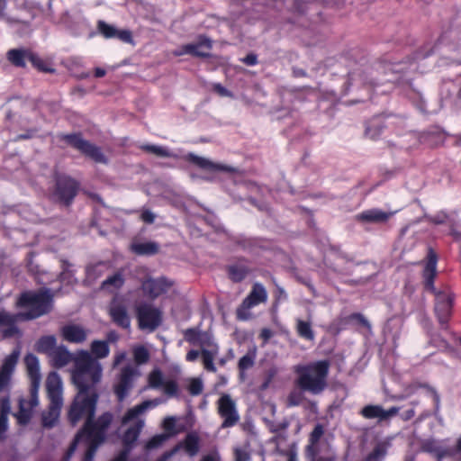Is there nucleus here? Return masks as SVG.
I'll list each match as a JSON object with an SVG mask.
<instances>
[{"instance_id":"f257e3e1","label":"nucleus","mask_w":461,"mask_h":461,"mask_svg":"<svg viewBox=\"0 0 461 461\" xmlns=\"http://www.w3.org/2000/svg\"><path fill=\"white\" fill-rule=\"evenodd\" d=\"M103 375L102 365L92 359L86 350L74 359L72 382L77 389L69 409L68 420L72 427L81 420L94 418L99 399L98 384Z\"/></svg>"},{"instance_id":"f03ea898","label":"nucleus","mask_w":461,"mask_h":461,"mask_svg":"<svg viewBox=\"0 0 461 461\" xmlns=\"http://www.w3.org/2000/svg\"><path fill=\"white\" fill-rule=\"evenodd\" d=\"M438 256L429 249L427 262L422 272L424 288L435 296L434 312L441 326L448 323L452 317L456 294L450 288L437 290L434 282L437 276Z\"/></svg>"},{"instance_id":"7ed1b4c3","label":"nucleus","mask_w":461,"mask_h":461,"mask_svg":"<svg viewBox=\"0 0 461 461\" xmlns=\"http://www.w3.org/2000/svg\"><path fill=\"white\" fill-rule=\"evenodd\" d=\"M24 363L32 383L29 395L18 398V410L13 413L19 426H26L31 422L33 409L39 404L38 392L41 379L39 359L34 354L29 353L24 357Z\"/></svg>"},{"instance_id":"20e7f679","label":"nucleus","mask_w":461,"mask_h":461,"mask_svg":"<svg viewBox=\"0 0 461 461\" xmlns=\"http://www.w3.org/2000/svg\"><path fill=\"white\" fill-rule=\"evenodd\" d=\"M330 366L329 360L295 366L294 371L297 375L296 385L304 392L321 393L327 386Z\"/></svg>"},{"instance_id":"39448f33","label":"nucleus","mask_w":461,"mask_h":461,"mask_svg":"<svg viewBox=\"0 0 461 461\" xmlns=\"http://www.w3.org/2000/svg\"><path fill=\"white\" fill-rule=\"evenodd\" d=\"M53 294L49 288L22 292L17 298L16 307L25 309L20 316L26 321L35 320L50 313L52 310Z\"/></svg>"},{"instance_id":"423d86ee","label":"nucleus","mask_w":461,"mask_h":461,"mask_svg":"<svg viewBox=\"0 0 461 461\" xmlns=\"http://www.w3.org/2000/svg\"><path fill=\"white\" fill-rule=\"evenodd\" d=\"M113 421V414L104 411L97 418L87 419L77 431V437H83L86 442L97 445L104 444L107 439L108 429Z\"/></svg>"},{"instance_id":"0eeeda50","label":"nucleus","mask_w":461,"mask_h":461,"mask_svg":"<svg viewBox=\"0 0 461 461\" xmlns=\"http://www.w3.org/2000/svg\"><path fill=\"white\" fill-rule=\"evenodd\" d=\"M50 193L53 201L64 206H70L80 189V183L70 176L57 174Z\"/></svg>"},{"instance_id":"6e6552de","label":"nucleus","mask_w":461,"mask_h":461,"mask_svg":"<svg viewBox=\"0 0 461 461\" xmlns=\"http://www.w3.org/2000/svg\"><path fill=\"white\" fill-rule=\"evenodd\" d=\"M57 138L67 145L80 151L84 156L91 158L95 163H107V158L100 147L83 139L81 132L59 133Z\"/></svg>"},{"instance_id":"1a4fd4ad","label":"nucleus","mask_w":461,"mask_h":461,"mask_svg":"<svg viewBox=\"0 0 461 461\" xmlns=\"http://www.w3.org/2000/svg\"><path fill=\"white\" fill-rule=\"evenodd\" d=\"M139 329L155 331L162 323L163 314L160 309L151 303H141L135 307Z\"/></svg>"},{"instance_id":"9d476101","label":"nucleus","mask_w":461,"mask_h":461,"mask_svg":"<svg viewBox=\"0 0 461 461\" xmlns=\"http://www.w3.org/2000/svg\"><path fill=\"white\" fill-rule=\"evenodd\" d=\"M267 301V292L260 283H255L247 297L236 310V318L239 321H248L251 318L249 310Z\"/></svg>"},{"instance_id":"9b49d317","label":"nucleus","mask_w":461,"mask_h":461,"mask_svg":"<svg viewBox=\"0 0 461 461\" xmlns=\"http://www.w3.org/2000/svg\"><path fill=\"white\" fill-rule=\"evenodd\" d=\"M218 414L222 419V429L231 428L240 420L235 402L229 394H222L217 401Z\"/></svg>"},{"instance_id":"f8f14e48","label":"nucleus","mask_w":461,"mask_h":461,"mask_svg":"<svg viewBox=\"0 0 461 461\" xmlns=\"http://www.w3.org/2000/svg\"><path fill=\"white\" fill-rule=\"evenodd\" d=\"M172 285L173 283L165 276L158 278L147 276L140 282L141 291L148 298L151 300H155L163 294L167 293Z\"/></svg>"},{"instance_id":"ddd939ff","label":"nucleus","mask_w":461,"mask_h":461,"mask_svg":"<svg viewBox=\"0 0 461 461\" xmlns=\"http://www.w3.org/2000/svg\"><path fill=\"white\" fill-rule=\"evenodd\" d=\"M20 356L19 349L5 357L0 366V393H9L12 385V377Z\"/></svg>"},{"instance_id":"4468645a","label":"nucleus","mask_w":461,"mask_h":461,"mask_svg":"<svg viewBox=\"0 0 461 461\" xmlns=\"http://www.w3.org/2000/svg\"><path fill=\"white\" fill-rule=\"evenodd\" d=\"M138 371L130 366L122 368L118 383L114 385V393L119 401H123L133 387L134 378Z\"/></svg>"},{"instance_id":"2eb2a0df","label":"nucleus","mask_w":461,"mask_h":461,"mask_svg":"<svg viewBox=\"0 0 461 461\" xmlns=\"http://www.w3.org/2000/svg\"><path fill=\"white\" fill-rule=\"evenodd\" d=\"M149 385L151 388H163L164 393L169 397H177L179 393L178 384L175 380H164L159 369L152 370L148 376Z\"/></svg>"},{"instance_id":"dca6fc26","label":"nucleus","mask_w":461,"mask_h":461,"mask_svg":"<svg viewBox=\"0 0 461 461\" xmlns=\"http://www.w3.org/2000/svg\"><path fill=\"white\" fill-rule=\"evenodd\" d=\"M97 31L105 39H118L125 43H132L133 41L132 33L130 30H119L102 20L97 23Z\"/></svg>"},{"instance_id":"f3484780","label":"nucleus","mask_w":461,"mask_h":461,"mask_svg":"<svg viewBox=\"0 0 461 461\" xmlns=\"http://www.w3.org/2000/svg\"><path fill=\"white\" fill-rule=\"evenodd\" d=\"M185 159L187 162L195 165L197 167L209 172H233V168L230 166L212 162L208 158L197 156L194 153L186 154Z\"/></svg>"},{"instance_id":"a211bd4d","label":"nucleus","mask_w":461,"mask_h":461,"mask_svg":"<svg viewBox=\"0 0 461 461\" xmlns=\"http://www.w3.org/2000/svg\"><path fill=\"white\" fill-rule=\"evenodd\" d=\"M399 410L400 408L396 406L384 410L381 405L368 404L363 407L359 413L365 419H378L382 421L395 416Z\"/></svg>"},{"instance_id":"6ab92c4d","label":"nucleus","mask_w":461,"mask_h":461,"mask_svg":"<svg viewBox=\"0 0 461 461\" xmlns=\"http://www.w3.org/2000/svg\"><path fill=\"white\" fill-rule=\"evenodd\" d=\"M205 48L207 50L212 49V42L209 39L203 37L196 43L185 44L180 47V50L175 52L176 56L189 54L197 58H208L209 52L203 51L202 49Z\"/></svg>"},{"instance_id":"aec40b11","label":"nucleus","mask_w":461,"mask_h":461,"mask_svg":"<svg viewBox=\"0 0 461 461\" xmlns=\"http://www.w3.org/2000/svg\"><path fill=\"white\" fill-rule=\"evenodd\" d=\"M374 70L372 69L370 72H367L366 70L357 68L352 72H349L348 74V86L347 91L348 90L349 86H368L370 87H375L379 83L376 81V78L371 77L369 78V76H373Z\"/></svg>"},{"instance_id":"412c9836","label":"nucleus","mask_w":461,"mask_h":461,"mask_svg":"<svg viewBox=\"0 0 461 461\" xmlns=\"http://www.w3.org/2000/svg\"><path fill=\"white\" fill-rule=\"evenodd\" d=\"M109 315L116 326L124 330L130 329L131 318L125 305L118 303H113L109 309Z\"/></svg>"},{"instance_id":"4be33fe9","label":"nucleus","mask_w":461,"mask_h":461,"mask_svg":"<svg viewBox=\"0 0 461 461\" xmlns=\"http://www.w3.org/2000/svg\"><path fill=\"white\" fill-rule=\"evenodd\" d=\"M60 334L69 343H82L87 338V331L77 324H67L60 330Z\"/></svg>"},{"instance_id":"5701e85b","label":"nucleus","mask_w":461,"mask_h":461,"mask_svg":"<svg viewBox=\"0 0 461 461\" xmlns=\"http://www.w3.org/2000/svg\"><path fill=\"white\" fill-rule=\"evenodd\" d=\"M226 271L228 277L233 283H240L248 276L251 269L246 264V259L242 258L234 264L229 265Z\"/></svg>"},{"instance_id":"b1692460","label":"nucleus","mask_w":461,"mask_h":461,"mask_svg":"<svg viewBox=\"0 0 461 461\" xmlns=\"http://www.w3.org/2000/svg\"><path fill=\"white\" fill-rule=\"evenodd\" d=\"M32 53L31 49H11L6 52V59L14 67L23 68L26 67V61H29Z\"/></svg>"},{"instance_id":"393cba45","label":"nucleus","mask_w":461,"mask_h":461,"mask_svg":"<svg viewBox=\"0 0 461 461\" xmlns=\"http://www.w3.org/2000/svg\"><path fill=\"white\" fill-rule=\"evenodd\" d=\"M50 357L52 366L55 368H61L67 366L72 360V354L68 350L65 346L56 348L50 354Z\"/></svg>"},{"instance_id":"a878e982","label":"nucleus","mask_w":461,"mask_h":461,"mask_svg":"<svg viewBox=\"0 0 461 461\" xmlns=\"http://www.w3.org/2000/svg\"><path fill=\"white\" fill-rule=\"evenodd\" d=\"M390 216V212H384L380 209H371L362 212L357 218L364 222L381 223L385 222Z\"/></svg>"},{"instance_id":"bb28decb","label":"nucleus","mask_w":461,"mask_h":461,"mask_svg":"<svg viewBox=\"0 0 461 461\" xmlns=\"http://www.w3.org/2000/svg\"><path fill=\"white\" fill-rule=\"evenodd\" d=\"M86 352L92 359L100 364L99 359L105 358L109 356V344L105 340H94L90 345V352Z\"/></svg>"},{"instance_id":"cd10ccee","label":"nucleus","mask_w":461,"mask_h":461,"mask_svg":"<svg viewBox=\"0 0 461 461\" xmlns=\"http://www.w3.org/2000/svg\"><path fill=\"white\" fill-rule=\"evenodd\" d=\"M131 250L140 256H153L158 253L159 245L155 241L135 242L131 245Z\"/></svg>"},{"instance_id":"c85d7f7f","label":"nucleus","mask_w":461,"mask_h":461,"mask_svg":"<svg viewBox=\"0 0 461 461\" xmlns=\"http://www.w3.org/2000/svg\"><path fill=\"white\" fill-rule=\"evenodd\" d=\"M11 411V400L7 394L0 398V435L4 434L8 429V416L13 415Z\"/></svg>"},{"instance_id":"c756f323","label":"nucleus","mask_w":461,"mask_h":461,"mask_svg":"<svg viewBox=\"0 0 461 461\" xmlns=\"http://www.w3.org/2000/svg\"><path fill=\"white\" fill-rule=\"evenodd\" d=\"M385 125L380 116H375L366 122L365 133L372 140L378 138L383 132Z\"/></svg>"},{"instance_id":"7c9ffc66","label":"nucleus","mask_w":461,"mask_h":461,"mask_svg":"<svg viewBox=\"0 0 461 461\" xmlns=\"http://www.w3.org/2000/svg\"><path fill=\"white\" fill-rule=\"evenodd\" d=\"M183 448L190 456H194L200 449V439L196 433H188L182 441Z\"/></svg>"},{"instance_id":"2f4dec72","label":"nucleus","mask_w":461,"mask_h":461,"mask_svg":"<svg viewBox=\"0 0 461 461\" xmlns=\"http://www.w3.org/2000/svg\"><path fill=\"white\" fill-rule=\"evenodd\" d=\"M324 434V428L321 424H316L310 433L308 445L305 447V453L320 450L319 442Z\"/></svg>"},{"instance_id":"473e14b6","label":"nucleus","mask_w":461,"mask_h":461,"mask_svg":"<svg viewBox=\"0 0 461 461\" xmlns=\"http://www.w3.org/2000/svg\"><path fill=\"white\" fill-rule=\"evenodd\" d=\"M57 339L53 335L42 336L36 343V350L39 353L50 354L57 348Z\"/></svg>"},{"instance_id":"72a5a7b5","label":"nucleus","mask_w":461,"mask_h":461,"mask_svg":"<svg viewBox=\"0 0 461 461\" xmlns=\"http://www.w3.org/2000/svg\"><path fill=\"white\" fill-rule=\"evenodd\" d=\"M296 332L300 338L305 340H314L315 335L310 321L298 319L296 321Z\"/></svg>"},{"instance_id":"f704fd0d","label":"nucleus","mask_w":461,"mask_h":461,"mask_svg":"<svg viewBox=\"0 0 461 461\" xmlns=\"http://www.w3.org/2000/svg\"><path fill=\"white\" fill-rule=\"evenodd\" d=\"M307 461H336V454L331 449L323 452L320 450L305 453Z\"/></svg>"},{"instance_id":"c9c22d12","label":"nucleus","mask_w":461,"mask_h":461,"mask_svg":"<svg viewBox=\"0 0 461 461\" xmlns=\"http://www.w3.org/2000/svg\"><path fill=\"white\" fill-rule=\"evenodd\" d=\"M29 61L32 63V67L35 68L40 72L50 73L53 74L56 72V69L51 68L50 64L42 59L37 53L33 52L29 57Z\"/></svg>"},{"instance_id":"e433bc0d","label":"nucleus","mask_w":461,"mask_h":461,"mask_svg":"<svg viewBox=\"0 0 461 461\" xmlns=\"http://www.w3.org/2000/svg\"><path fill=\"white\" fill-rule=\"evenodd\" d=\"M388 446L384 442H378L373 450L366 456L365 461H383L387 454Z\"/></svg>"},{"instance_id":"4c0bfd02","label":"nucleus","mask_w":461,"mask_h":461,"mask_svg":"<svg viewBox=\"0 0 461 461\" xmlns=\"http://www.w3.org/2000/svg\"><path fill=\"white\" fill-rule=\"evenodd\" d=\"M140 149L147 153H151L160 158L172 157V153L169 151V149L162 146L154 144H142L140 146Z\"/></svg>"},{"instance_id":"58836bf2","label":"nucleus","mask_w":461,"mask_h":461,"mask_svg":"<svg viewBox=\"0 0 461 461\" xmlns=\"http://www.w3.org/2000/svg\"><path fill=\"white\" fill-rule=\"evenodd\" d=\"M168 438L169 435L166 433L156 434L145 443L144 449L146 451H150L153 449L159 448L168 439Z\"/></svg>"},{"instance_id":"ea45409f","label":"nucleus","mask_w":461,"mask_h":461,"mask_svg":"<svg viewBox=\"0 0 461 461\" xmlns=\"http://www.w3.org/2000/svg\"><path fill=\"white\" fill-rule=\"evenodd\" d=\"M204 337H207V335L195 328H189L184 331V338L190 344H196L197 342L206 343V340L203 339Z\"/></svg>"},{"instance_id":"a19ab883","label":"nucleus","mask_w":461,"mask_h":461,"mask_svg":"<svg viewBox=\"0 0 461 461\" xmlns=\"http://www.w3.org/2000/svg\"><path fill=\"white\" fill-rule=\"evenodd\" d=\"M255 364V354L248 353L240 358L238 363V369L240 375L244 376L245 372L251 368Z\"/></svg>"},{"instance_id":"79ce46f5","label":"nucleus","mask_w":461,"mask_h":461,"mask_svg":"<svg viewBox=\"0 0 461 461\" xmlns=\"http://www.w3.org/2000/svg\"><path fill=\"white\" fill-rule=\"evenodd\" d=\"M400 66H401V63L391 62V61L387 60L386 59H383L378 63V68L375 69V71L377 72L378 70H382L385 74L388 72H391L392 74L401 73V72H402V68H399Z\"/></svg>"},{"instance_id":"37998d69","label":"nucleus","mask_w":461,"mask_h":461,"mask_svg":"<svg viewBox=\"0 0 461 461\" xmlns=\"http://www.w3.org/2000/svg\"><path fill=\"white\" fill-rule=\"evenodd\" d=\"M124 284V278L121 273H115L113 276L107 277L102 283V288L107 289L113 286L115 289H120Z\"/></svg>"},{"instance_id":"c03bdc74","label":"nucleus","mask_w":461,"mask_h":461,"mask_svg":"<svg viewBox=\"0 0 461 461\" xmlns=\"http://www.w3.org/2000/svg\"><path fill=\"white\" fill-rule=\"evenodd\" d=\"M46 389L47 392H55V391H62V383L59 375L52 372L50 373L46 381Z\"/></svg>"},{"instance_id":"a18cd8bd","label":"nucleus","mask_w":461,"mask_h":461,"mask_svg":"<svg viewBox=\"0 0 461 461\" xmlns=\"http://www.w3.org/2000/svg\"><path fill=\"white\" fill-rule=\"evenodd\" d=\"M201 356L204 369L215 373L217 369L213 364L214 354L211 350L203 348L201 350Z\"/></svg>"},{"instance_id":"49530a36","label":"nucleus","mask_w":461,"mask_h":461,"mask_svg":"<svg viewBox=\"0 0 461 461\" xmlns=\"http://www.w3.org/2000/svg\"><path fill=\"white\" fill-rule=\"evenodd\" d=\"M133 358L137 365H143L149 359V350L144 346H138L133 348Z\"/></svg>"},{"instance_id":"de8ad7c7","label":"nucleus","mask_w":461,"mask_h":461,"mask_svg":"<svg viewBox=\"0 0 461 461\" xmlns=\"http://www.w3.org/2000/svg\"><path fill=\"white\" fill-rule=\"evenodd\" d=\"M303 401V395L302 393L297 391H292L288 396L286 404L288 407L299 406Z\"/></svg>"},{"instance_id":"09e8293b","label":"nucleus","mask_w":461,"mask_h":461,"mask_svg":"<svg viewBox=\"0 0 461 461\" xmlns=\"http://www.w3.org/2000/svg\"><path fill=\"white\" fill-rule=\"evenodd\" d=\"M50 400V407L59 410L62 405V391L47 392Z\"/></svg>"},{"instance_id":"8fccbe9b","label":"nucleus","mask_w":461,"mask_h":461,"mask_svg":"<svg viewBox=\"0 0 461 461\" xmlns=\"http://www.w3.org/2000/svg\"><path fill=\"white\" fill-rule=\"evenodd\" d=\"M69 267H70V264L68 263V261H67V260L61 261L62 271L59 276V280L60 282H68V283L70 282V278L72 277L73 274L69 270Z\"/></svg>"},{"instance_id":"3c124183","label":"nucleus","mask_w":461,"mask_h":461,"mask_svg":"<svg viewBox=\"0 0 461 461\" xmlns=\"http://www.w3.org/2000/svg\"><path fill=\"white\" fill-rule=\"evenodd\" d=\"M348 321H356L360 326L365 327L368 330L371 329V325H370L369 321L361 313H358V312L351 313L348 317Z\"/></svg>"},{"instance_id":"603ef678","label":"nucleus","mask_w":461,"mask_h":461,"mask_svg":"<svg viewBox=\"0 0 461 461\" xmlns=\"http://www.w3.org/2000/svg\"><path fill=\"white\" fill-rule=\"evenodd\" d=\"M86 444H87V448L85 452L83 461H92L98 447L101 445H97V444L92 443V442H86Z\"/></svg>"},{"instance_id":"864d4df0","label":"nucleus","mask_w":461,"mask_h":461,"mask_svg":"<svg viewBox=\"0 0 461 461\" xmlns=\"http://www.w3.org/2000/svg\"><path fill=\"white\" fill-rule=\"evenodd\" d=\"M203 385L200 379H193L188 386V391L192 395H198L203 392Z\"/></svg>"},{"instance_id":"5fc2aeb1","label":"nucleus","mask_w":461,"mask_h":461,"mask_svg":"<svg viewBox=\"0 0 461 461\" xmlns=\"http://www.w3.org/2000/svg\"><path fill=\"white\" fill-rule=\"evenodd\" d=\"M17 318L16 315L12 314L5 311L0 312V326H6L7 324H12L13 322H16Z\"/></svg>"},{"instance_id":"6e6d98bb","label":"nucleus","mask_w":461,"mask_h":461,"mask_svg":"<svg viewBox=\"0 0 461 461\" xmlns=\"http://www.w3.org/2000/svg\"><path fill=\"white\" fill-rule=\"evenodd\" d=\"M274 306H277L280 303L287 299V294L285 289L276 285V288L274 293Z\"/></svg>"},{"instance_id":"4d7b16f0","label":"nucleus","mask_w":461,"mask_h":461,"mask_svg":"<svg viewBox=\"0 0 461 461\" xmlns=\"http://www.w3.org/2000/svg\"><path fill=\"white\" fill-rule=\"evenodd\" d=\"M212 91L214 93H216L218 95L222 96V97L223 96L232 97L233 96V94L220 83H214L212 85Z\"/></svg>"},{"instance_id":"13d9d810","label":"nucleus","mask_w":461,"mask_h":461,"mask_svg":"<svg viewBox=\"0 0 461 461\" xmlns=\"http://www.w3.org/2000/svg\"><path fill=\"white\" fill-rule=\"evenodd\" d=\"M16 322L7 324L6 328L3 330L4 338H12L19 333V329L15 325Z\"/></svg>"},{"instance_id":"bf43d9fd","label":"nucleus","mask_w":461,"mask_h":461,"mask_svg":"<svg viewBox=\"0 0 461 461\" xmlns=\"http://www.w3.org/2000/svg\"><path fill=\"white\" fill-rule=\"evenodd\" d=\"M289 427V421L288 420H283L281 422L272 424L269 428L270 432L272 433H278L280 431L286 430Z\"/></svg>"},{"instance_id":"052dcab7","label":"nucleus","mask_w":461,"mask_h":461,"mask_svg":"<svg viewBox=\"0 0 461 461\" xmlns=\"http://www.w3.org/2000/svg\"><path fill=\"white\" fill-rule=\"evenodd\" d=\"M140 220L145 223L151 224L155 221V215L149 210H143L140 214Z\"/></svg>"},{"instance_id":"680f3d73","label":"nucleus","mask_w":461,"mask_h":461,"mask_svg":"<svg viewBox=\"0 0 461 461\" xmlns=\"http://www.w3.org/2000/svg\"><path fill=\"white\" fill-rule=\"evenodd\" d=\"M163 426L166 431L171 432L168 434L170 436L171 434L175 433L174 429L176 426V420L173 417H168L165 419Z\"/></svg>"},{"instance_id":"e2e57ef3","label":"nucleus","mask_w":461,"mask_h":461,"mask_svg":"<svg viewBox=\"0 0 461 461\" xmlns=\"http://www.w3.org/2000/svg\"><path fill=\"white\" fill-rule=\"evenodd\" d=\"M241 61L247 66H255L258 64V56L254 53H249Z\"/></svg>"},{"instance_id":"0e129e2a","label":"nucleus","mask_w":461,"mask_h":461,"mask_svg":"<svg viewBox=\"0 0 461 461\" xmlns=\"http://www.w3.org/2000/svg\"><path fill=\"white\" fill-rule=\"evenodd\" d=\"M421 387L429 388L431 391L432 395H433L434 403H435V409H436V411H438L439 409V403H440L439 394L437 393L436 390H434L433 388H430L427 384H423V385H421Z\"/></svg>"},{"instance_id":"69168bd1","label":"nucleus","mask_w":461,"mask_h":461,"mask_svg":"<svg viewBox=\"0 0 461 461\" xmlns=\"http://www.w3.org/2000/svg\"><path fill=\"white\" fill-rule=\"evenodd\" d=\"M200 355V351L196 349H191L186 353L185 360L187 362H194L199 357Z\"/></svg>"},{"instance_id":"338daca9","label":"nucleus","mask_w":461,"mask_h":461,"mask_svg":"<svg viewBox=\"0 0 461 461\" xmlns=\"http://www.w3.org/2000/svg\"><path fill=\"white\" fill-rule=\"evenodd\" d=\"M180 448H183L182 442L176 445L170 451L164 453L160 458H165V461H167L168 457L175 455Z\"/></svg>"},{"instance_id":"774afa93","label":"nucleus","mask_w":461,"mask_h":461,"mask_svg":"<svg viewBox=\"0 0 461 461\" xmlns=\"http://www.w3.org/2000/svg\"><path fill=\"white\" fill-rule=\"evenodd\" d=\"M235 458H236V461H248L249 456L245 451H243L240 448H237V449H235Z\"/></svg>"}]
</instances>
